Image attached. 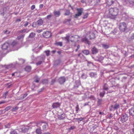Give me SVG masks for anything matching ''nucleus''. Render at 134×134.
<instances>
[{"mask_svg": "<svg viewBox=\"0 0 134 134\" xmlns=\"http://www.w3.org/2000/svg\"><path fill=\"white\" fill-rule=\"evenodd\" d=\"M119 9L117 8H111L109 10L106 11L104 16L105 18L114 19L118 14Z\"/></svg>", "mask_w": 134, "mask_h": 134, "instance_id": "nucleus-1", "label": "nucleus"}, {"mask_svg": "<svg viewBox=\"0 0 134 134\" xmlns=\"http://www.w3.org/2000/svg\"><path fill=\"white\" fill-rule=\"evenodd\" d=\"M127 26L126 24L124 22L120 23L119 28L120 31H124L126 30Z\"/></svg>", "mask_w": 134, "mask_h": 134, "instance_id": "nucleus-2", "label": "nucleus"}, {"mask_svg": "<svg viewBox=\"0 0 134 134\" xmlns=\"http://www.w3.org/2000/svg\"><path fill=\"white\" fill-rule=\"evenodd\" d=\"M129 118L128 115L126 114H123L121 116L120 121L124 123Z\"/></svg>", "mask_w": 134, "mask_h": 134, "instance_id": "nucleus-3", "label": "nucleus"}, {"mask_svg": "<svg viewBox=\"0 0 134 134\" xmlns=\"http://www.w3.org/2000/svg\"><path fill=\"white\" fill-rule=\"evenodd\" d=\"M45 56L44 55H41L39 57L40 60L38 61L36 63L37 65H40L44 61L45 59Z\"/></svg>", "mask_w": 134, "mask_h": 134, "instance_id": "nucleus-4", "label": "nucleus"}, {"mask_svg": "<svg viewBox=\"0 0 134 134\" xmlns=\"http://www.w3.org/2000/svg\"><path fill=\"white\" fill-rule=\"evenodd\" d=\"M77 13L75 14V17L77 18L78 16L81 15L83 11V8L77 9Z\"/></svg>", "mask_w": 134, "mask_h": 134, "instance_id": "nucleus-5", "label": "nucleus"}, {"mask_svg": "<svg viewBox=\"0 0 134 134\" xmlns=\"http://www.w3.org/2000/svg\"><path fill=\"white\" fill-rule=\"evenodd\" d=\"M51 32L48 31H46L42 34L43 36L46 38L50 37L51 36Z\"/></svg>", "mask_w": 134, "mask_h": 134, "instance_id": "nucleus-6", "label": "nucleus"}, {"mask_svg": "<svg viewBox=\"0 0 134 134\" xmlns=\"http://www.w3.org/2000/svg\"><path fill=\"white\" fill-rule=\"evenodd\" d=\"M58 80L60 84H62L65 82L66 79L64 77H61L58 79Z\"/></svg>", "mask_w": 134, "mask_h": 134, "instance_id": "nucleus-7", "label": "nucleus"}, {"mask_svg": "<svg viewBox=\"0 0 134 134\" xmlns=\"http://www.w3.org/2000/svg\"><path fill=\"white\" fill-rule=\"evenodd\" d=\"M72 37H74V36H72L70 37L69 36H67L66 37H64L63 39L68 42H69L70 41L72 42H73V41L71 40V38Z\"/></svg>", "mask_w": 134, "mask_h": 134, "instance_id": "nucleus-8", "label": "nucleus"}, {"mask_svg": "<svg viewBox=\"0 0 134 134\" xmlns=\"http://www.w3.org/2000/svg\"><path fill=\"white\" fill-rule=\"evenodd\" d=\"M43 47V45L40 46H38L36 47H35L34 49H33L32 50L34 51L35 52L37 53L39 52L40 50Z\"/></svg>", "mask_w": 134, "mask_h": 134, "instance_id": "nucleus-9", "label": "nucleus"}, {"mask_svg": "<svg viewBox=\"0 0 134 134\" xmlns=\"http://www.w3.org/2000/svg\"><path fill=\"white\" fill-rule=\"evenodd\" d=\"M111 107L114 110H115L119 108L120 107V105L119 104L116 103L114 105H111Z\"/></svg>", "mask_w": 134, "mask_h": 134, "instance_id": "nucleus-10", "label": "nucleus"}, {"mask_svg": "<svg viewBox=\"0 0 134 134\" xmlns=\"http://www.w3.org/2000/svg\"><path fill=\"white\" fill-rule=\"evenodd\" d=\"M60 105V104L58 102L53 103L52 105V107L53 108H57L59 107Z\"/></svg>", "mask_w": 134, "mask_h": 134, "instance_id": "nucleus-11", "label": "nucleus"}, {"mask_svg": "<svg viewBox=\"0 0 134 134\" xmlns=\"http://www.w3.org/2000/svg\"><path fill=\"white\" fill-rule=\"evenodd\" d=\"M82 42H85V43H87L89 45L91 44L90 42L89 41L88 39L86 37H85L82 38L81 40Z\"/></svg>", "mask_w": 134, "mask_h": 134, "instance_id": "nucleus-12", "label": "nucleus"}, {"mask_svg": "<svg viewBox=\"0 0 134 134\" xmlns=\"http://www.w3.org/2000/svg\"><path fill=\"white\" fill-rule=\"evenodd\" d=\"M93 54H95L98 52V50L95 47H93L91 50Z\"/></svg>", "mask_w": 134, "mask_h": 134, "instance_id": "nucleus-13", "label": "nucleus"}, {"mask_svg": "<svg viewBox=\"0 0 134 134\" xmlns=\"http://www.w3.org/2000/svg\"><path fill=\"white\" fill-rule=\"evenodd\" d=\"M130 114L133 116H134V106L129 110Z\"/></svg>", "mask_w": 134, "mask_h": 134, "instance_id": "nucleus-14", "label": "nucleus"}, {"mask_svg": "<svg viewBox=\"0 0 134 134\" xmlns=\"http://www.w3.org/2000/svg\"><path fill=\"white\" fill-rule=\"evenodd\" d=\"M8 46V43L7 42H5L2 46V48L3 49H7Z\"/></svg>", "mask_w": 134, "mask_h": 134, "instance_id": "nucleus-15", "label": "nucleus"}, {"mask_svg": "<svg viewBox=\"0 0 134 134\" xmlns=\"http://www.w3.org/2000/svg\"><path fill=\"white\" fill-rule=\"evenodd\" d=\"M65 116V113H63L60 115H58V118L59 119L62 120L64 119Z\"/></svg>", "mask_w": 134, "mask_h": 134, "instance_id": "nucleus-16", "label": "nucleus"}, {"mask_svg": "<svg viewBox=\"0 0 134 134\" xmlns=\"http://www.w3.org/2000/svg\"><path fill=\"white\" fill-rule=\"evenodd\" d=\"M95 37V34L94 33L92 32L90 33L89 37L90 38V39L92 40L94 39Z\"/></svg>", "mask_w": 134, "mask_h": 134, "instance_id": "nucleus-17", "label": "nucleus"}, {"mask_svg": "<svg viewBox=\"0 0 134 134\" xmlns=\"http://www.w3.org/2000/svg\"><path fill=\"white\" fill-rule=\"evenodd\" d=\"M43 23V20L42 19L38 20L37 22V24L38 26L42 25Z\"/></svg>", "mask_w": 134, "mask_h": 134, "instance_id": "nucleus-18", "label": "nucleus"}, {"mask_svg": "<svg viewBox=\"0 0 134 134\" xmlns=\"http://www.w3.org/2000/svg\"><path fill=\"white\" fill-rule=\"evenodd\" d=\"M108 86L107 83L104 84V85L103 86V90L107 91L108 90Z\"/></svg>", "mask_w": 134, "mask_h": 134, "instance_id": "nucleus-19", "label": "nucleus"}, {"mask_svg": "<svg viewBox=\"0 0 134 134\" xmlns=\"http://www.w3.org/2000/svg\"><path fill=\"white\" fill-rule=\"evenodd\" d=\"M54 15L57 17H58L60 15V12L58 11H55L54 12Z\"/></svg>", "mask_w": 134, "mask_h": 134, "instance_id": "nucleus-20", "label": "nucleus"}, {"mask_svg": "<svg viewBox=\"0 0 134 134\" xmlns=\"http://www.w3.org/2000/svg\"><path fill=\"white\" fill-rule=\"evenodd\" d=\"M90 76L91 77H95L97 75V73L96 72H91L89 74Z\"/></svg>", "mask_w": 134, "mask_h": 134, "instance_id": "nucleus-21", "label": "nucleus"}, {"mask_svg": "<svg viewBox=\"0 0 134 134\" xmlns=\"http://www.w3.org/2000/svg\"><path fill=\"white\" fill-rule=\"evenodd\" d=\"M17 42L16 41H14L10 45L9 44V47H13L15 46L17 44Z\"/></svg>", "mask_w": 134, "mask_h": 134, "instance_id": "nucleus-22", "label": "nucleus"}, {"mask_svg": "<svg viewBox=\"0 0 134 134\" xmlns=\"http://www.w3.org/2000/svg\"><path fill=\"white\" fill-rule=\"evenodd\" d=\"M31 67L30 66H27L25 67V69L26 71L29 72L31 70Z\"/></svg>", "mask_w": 134, "mask_h": 134, "instance_id": "nucleus-23", "label": "nucleus"}, {"mask_svg": "<svg viewBox=\"0 0 134 134\" xmlns=\"http://www.w3.org/2000/svg\"><path fill=\"white\" fill-rule=\"evenodd\" d=\"M71 20V19H65L64 21V23L68 25H69L70 24V22Z\"/></svg>", "mask_w": 134, "mask_h": 134, "instance_id": "nucleus-24", "label": "nucleus"}, {"mask_svg": "<svg viewBox=\"0 0 134 134\" xmlns=\"http://www.w3.org/2000/svg\"><path fill=\"white\" fill-rule=\"evenodd\" d=\"M28 31L27 29H24L21 30L19 31V32L20 33H24L25 32L27 33L28 32Z\"/></svg>", "mask_w": 134, "mask_h": 134, "instance_id": "nucleus-25", "label": "nucleus"}, {"mask_svg": "<svg viewBox=\"0 0 134 134\" xmlns=\"http://www.w3.org/2000/svg\"><path fill=\"white\" fill-rule=\"evenodd\" d=\"M105 93V91L103 90H102V91L100 92L99 93V96L100 97H103L104 96Z\"/></svg>", "mask_w": 134, "mask_h": 134, "instance_id": "nucleus-26", "label": "nucleus"}, {"mask_svg": "<svg viewBox=\"0 0 134 134\" xmlns=\"http://www.w3.org/2000/svg\"><path fill=\"white\" fill-rule=\"evenodd\" d=\"M102 102V99L98 98L97 105L98 106H100L101 105Z\"/></svg>", "mask_w": 134, "mask_h": 134, "instance_id": "nucleus-27", "label": "nucleus"}, {"mask_svg": "<svg viewBox=\"0 0 134 134\" xmlns=\"http://www.w3.org/2000/svg\"><path fill=\"white\" fill-rule=\"evenodd\" d=\"M114 3V1L111 0H109L107 2V5L108 6L111 5Z\"/></svg>", "mask_w": 134, "mask_h": 134, "instance_id": "nucleus-28", "label": "nucleus"}, {"mask_svg": "<svg viewBox=\"0 0 134 134\" xmlns=\"http://www.w3.org/2000/svg\"><path fill=\"white\" fill-rule=\"evenodd\" d=\"M82 53L86 55H88L89 54L90 52L88 50H85L82 51Z\"/></svg>", "mask_w": 134, "mask_h": 134, "instance_id": "nucleus-29", "label": "nucleus"}, {"mask_svg": "<svg viewBox=\"0 0 134 134\" xmlns=\"http://www.w3.org/2000/svg\"><path fill=\"white\" fill-rule=\"evenodd\" d=\"M25 36V35L24 34L22 35H20L17 37V39L18 40H20L21 39H23Z\"/></svg>", "mask_w": 134, "mask_h": 134, "instance_id": "nucleus-30", "label": "nucleus"}, {"mask_svg": "<svg viewBox=\"0 0 134 134\" xmlns=\"http://www.w3.org/2000/svg\"><path fill=\"white\" fill-rule=\"evenodd\" d=\"M35 132L37 134H42L40 129H36V130Z\"/></svg>", "mask_w": 134, "mask_h": 134, "instance_id": "nucleus-31", "label": "nucleus"}, {"mask_svg": "<svg viewBox=\"0 0 134 134\" xmlns=\"http://www.w3.org/2000/svg\"><path fill=\"white\" fill-rule=\"evenodd\" d=\"M35 35V33L32 32L30 34L28 37L29 38H32L34 37Z\"/></svg>", "mask_w": 134, "mask_h": 134, "instance_id": "nucleus-32", "label": "nucleus"}, {"mask_svg": "<svg viewBox=\"0 0 134 134\" xmlns=\"http://www.w3.org/2000/svg\"><path fill=\"white\" fill-rule=\"evenodd\" d=\"M28 129L26 127L23 128L22 129V131L23 132L25 133L27 132Z\"/></svg>", "mask_w": 134, "mask_h": 134, "instance_id": "nucleus-33", "label": "nucleus"}, {"mask_svg": "<svg viewBox=\"0 0 134 134\" xmlns=\"http://www.w3.org/2000/svg\"><path fill=\"white\" fill-rule=\"evenodd\" d=\"M55 44L57 46H62L63 44L62 42H56L55 43Z\"/></svg>", "mask_w": 134, "mask_h": 134, "instance_id": "nucleus-34", "label": "nucleus"}, {"mask_svg": "<svg viewBox=\"0 0 134 134\" xmlns=\"http://www.w3.org/2000/svg\"><path fill=\"white\" fill-rule=\"evenodd\" d=\"M103 47L104 49H107L109 47L108 45L105 44H102Z\"/></svg>", "mask_w": 134, "mask_h": 134, "instance_id": "nucleus-35", "label": "nucleus"}, {"mask_svg": "<svg viewBox=\"0 0 134 134\" xmlns=\"http://www.w3.org/2000/svg\"><path fill=\"white\" fill-rule=\"evenodd\" d=\"M70 12L69 10H66L64 15H70Z\"/></svg>", "mask_w": 134, "mask_h": 134, "instance_id": "nucleus-36", "label": "nucleus"}, {"mask_svg": "<svg viewBox=\"0 0 134 134\" xmlns=\"http://www.w3.org/2000/svg\"><path fill=\"white\" fill-rule=\"evenodd\" d=\"M42 83L43 84H47L48 83V80L47 79H43L42 81Z\"/></svg>", "mask_w": 134, "mask_h": 134, "instance_id": "nucleus-37", "label": "nucleus"}, {"mask_svg": "<svg viewBox=\"0 0 134 134\" xmlns=\"http://www.w3.org/2000/svg\"><path fill=\"white\" fill-rule=\"evenodd\" d=\"M35 80L34 81L38 83V82L40 80V78L38 77L37 76H35L34 77Z\"/></svg>", "mask_w": 134, "mask_h": 134, "instance_id": "nucleus-38", "label": "nucleus"}, {"mask_svg": "<svg viewBox=\"0 0 134 134\" xmlns=\"http://www.w3.org/2000/svg\"><path fill=\"white\" fill-rule=\"evenodd\" d=\"M8 93V91H7L5 93H4L3 95V98H6V96Z\"/></svg>", "mask_w": 134, "mask_h": 134, "instance_id": "nucleus-39", "label": "nucleus"}, {"mask_svg": "<svg viewBox=\"0 0 134 134\" xmlns=\"http://www.w3.org/2000/svg\"><path fill=\"white\" fill-rule=\"evenodd\" d=\"M52 15H53L52 14H51L50 15H48L45 18L46 19H48V20H50L51 17L52 16Z\"/></svg>", "mask_w": 134, "mask_h": 134, "instance_id": "nucleus-40", "label": "nucleus"}, {"mask_svg": "<svg viewBox=\"0 0 134 134\" xmlns=\"http://www.w3.org/2000/svg\"><path fill=\"white\" fill-rule=\"evenodd\" d=\"M19 60L20 61V63L22 64H24L25 61V60L23 59H19Z\"/></svg>", "mask_w": 134, "mask_h": 134, "instance_id": "nucleus-41", "label": "nucleus"}, {"mask_svg": "<svg viewBox=\"0 0 134 134\" xmlns=\"http://www.w3.org/2000/svg\"><path fill=\"white\" fill-rule=\"evenodd\" d=\"M46 53V55L47 56H49L50 55V51L49 50H48L47 51H44Z\"/></svg>", "mask_w": 134, "mask_h": 134, "instance_id": "nucleus-42", "label": "nucleus"}, {"mask_svg": "<svg viewBox=\"0 0 134 134\" xmlns=\"http://www.w3.org/2000/svg\"><path fill=\"white\" fill-rule=\"evenodd\" d=\"M47 125V124H46L42 126V128L43 130H46Z\"/></svg>", "mask_w": 134, "mask_h": 134, "instance_id": "nucleus-43", "label": "nucleus"}, {"mask_svg": "<svg viewBox=\"0 0 134 134\" xmlns=\"http://www.w3.org/2000/svg\"><path fill=\"white\" fill-rule=\"evenodd\" d=\"M37 25V24L36 22H34L32 23V26L33 27H35Z\"/></svg>", "mask_w": 134, "mask_h": 134, "instance_id": "nucleus-44", "label": "nucleus"}, {"mask_svg": "<svg viewBox=\"0 0 134 134\" xmlns=\"http://www.w3.org/2000/svg\"><path fill=\"white\" fill-rule=\"evenodd\" d=\"M129 2L130 4L134 5V0H129Z\"/></svg>", "mask_w": 134, "mask_h": 134, "instance_id": "nucleus-45", "label": "nucleus"}, {"mask_svg": "<svg viewBox=\"0 0 134 134\" xmlns=\"http://www.w3.org/2000/svg\"><path fill=\"white\" fill-rule=\"evenodd\" d=\"M10 134H17V133L15 130H13L10 132Z\"/></svg>", "mask_w": 134, "mask_h": 134, "instance_id": "nucleus-46", "label": "nucleus"}, {"mask_svg": "<svg viewBox=\"0 0 134 134\" xmlns=\"http://www.w3.org/2000/svg\"><path fill=\"white\" fill-rule=\"evenodd\" d=\"M82 78L85 79L87 78V76L85 75L84 74H83L81 76Z\"/></svg>", "mask_w": 134, "mask_h": 134, "instance_id": "nucleus-47", "label": "nucleus"}, {"mask_svg": "<svg viewBox=\"0 0 134 134\" xmlns=\"http://www.w3.org/2000/svg\"><path fill=\"white\" fill-rule=\"evenodd\" d=\"M76 111L77 112L79 109V106L78 104H77L75 107Z\"/></svg>", "mask_w": 134, "mask_h": 134, "instance_id": "nucleus-48", "label": "nucleus"}, {"mask_svg": "<svg viewBox=\"0 0 134 134\" xmlns=\"http://www.w3.org/2000/svg\"><path fill=\"white\" fill-rule=\"evenodd\" d=\"M88 13H86V14H85L83 17V18L85 19L87 18L88 16Z\"/></svg>", "mask_w": 134, "mask_h": 134, "instance_id": "nucleus-49", "label": "nucleus"}, {"mask_svg": "<svg viewBox=\"0 0 134 134\" xmlns=\"http://www.w3.org/2000/svg\"><path fill=\"white\" fill-rule=\"evenodd\" d=\"M25 23L24 25V27L27 26L29 24V22L27 21L25 22Z\"/></svg>", "mask_w": 134, "mask_h": 134, "instance_id": "nucleus-50", "label": "nucleus"}, {"mask_svg": "<svg viewBox=\"0 0 134 134\" xmlns=\"http://www.w3.org/2000/svg\"><path fill=\"white\" fill-rule=\"evenodd\" d=\"M28 95V94L27 93H25L23 95V96L22 97V98L21 99H23L25 98Z\"/></svg>", "mask_w": 134, "mask_h": 134, "instance_id": "nucleus-51", "label": "nucleus"}, {"mask_svg": "<svg viewBox=\"0 0 134 134\" xmlns=\"http://www.w3.org/2000/svg\"><path fill=\"white\" fill-rule=\"evenodd\" d=\"M89 98H90L91 99H93V100H95L96 99L95 97L92 96H91L90 97H89Z\"/></svg>", "mask_w": 134, "mask_h": 134, "instance_id": "nucleus-52", "label": "nucleus"}, {"mask_svg": "<svg viewBox=\"0 0 134 134\" xmlns=\"http://www.w3.org/2000/svg\"><path fill=\"white\" fill-rule=\"evenodd\" d=\"M18 108L17 107H15V108H13L12 109V110L13 111H16V110Z\"/></svg>", "mask_w": 134, "mask_h": 134, "instance_id": "nucleus-53", "label": "nucleus"}, {"mask_svg": "<svg viewBox=\"0 0 134 134\" xmlns=\"http://www.w3.org/2000/svg\"><path fill=\"white\" fill-rule=\"evenodd\" d=\"M55 79H53L51 81V85H52L53 84L55 83Z\"/></svg>", "mask_w": 134, "mask_h": 134, "instance_id": "nucleus-54", "label": "nucleus"}, {"mask_svg": "<svg viewBox=\"0 0 134 134\" xmlns=\"http://www.w3.org/2000/svg\"><path fill=\"white\" fill-rule=\"evenodd\" d=\"M80 46L78 44L77 46V48L75 50V52H77L78 51V49L80 48Z\"/></svg>", "mask_w": 134, "mask_h": 134, "instance_id": "nucleus-55", "label": "nucleus"}, {"mask_svg": "<svg viewBox=\"0 0 134 134\" xmlns=\"http://www.w3.org/2000/svg\"><path fill=\"white\" fill-rule=\"evenodd\" d=\"M35 8V5H32L31 7V9L32 10H33Z\"/></svg>", "mask_w": 134, "mask_h": 134, "instance_id": "nucleus-56", "label": "nucleus"}, {"mask_svg": "<svg viewBox=\"0 0 134 134\" xmlns=\"http://www.w3.org/2000/svg\"><path fill=\"white\" fill-rule=\"evenodd\" d=\"M9 67H11L13 68H14L15 67V66L14 65H13L12 64H11L10 65H9Z\"/></svg>", "mask_w": 134, "mask_h": 134, "instance_id": "nucleus-57", "label": "nucleus"}, {"mask_svg": "<svg viewBox=\"0 0 134 134\" xmlns=\"http://www.w3.org/2000/svg\"><path fill=\"white\" fill-rule=\"evenodd\" d=\"M76 119L77 120H79L80 121H81L82 120H83V119L82 118H76Z\"/></svg>", "mask_w": 134, "mask_h": 134, "instance_id": "nucleus-58", "label": "nucleus"}, {"mask_svg": "<svg viewBox=\"0 0 134 134\" xmlns=\"http://www.w3.org/2000/svg\"><path fill=\"white\" fill-rule=\"evenodd\" d=\"M117 32L116 30H114V31H111V33H112L114 34H115Z\"/></svg>", "mask_w": 134, "mask_h": 134, "instance_id": "nucleus-59", "label": "nucleus"}, {"mask_svg": "<svg viewBox=\"0 0 134 134\" xmlns=\"http://www.w3.org/2000/svg\"><path fill=\"white\" fill-rule=\"evenodd\" d=\"M131 40L134 39V34H133L131 37Z\"/></svg>", "mask_w": 134, "mask_h": 134, "instance_id": "nucleus-60", "label": "nucleus"}, {"mask_svg": "<svg viewBox=\"0 0 134 134\" xmlns=\"http://www.w3.org/2000/svg\"><path fill=\"white\" fill-rule=\"evenodd\" d=\"M43 4H41L40 5L39 8H43Z\"/></svg>", "mask_w": 134, "mask_h": 134, "instance_id": "nucleus-61", "label": "nucleus"}, {"mask_svg": "<svg viewBox=\"0 0 134 134\" xmlns=\"http://www.w3.org/2000/svg\"><path fill=\"white\" fill-rule=\"evenodd\" d=\"M42 30H37V32H38V33H40L41 32H42Z\"/></svg>", "mask_w": 134, "mask_h": 134, "instance_id": "nucleus-62", "label": "nucleus"}, {"mask_svg": "<svg viewBox=\"0 0 134 134\" xmlns=\"http://www.w3.org/2000/svg\"><path fill=\"white\" fill-rule=\"evenodd\" d=\"M90 102H87V103H84V106H86L87 105H88V103Z\"/></svg>", "mask_w": 134, "mask_h": 134, "instance_id": "nucleus-63", "label": "nucleus"}, {"mask_svg": "<svg viewBox=\"0 0 134 134\" xmlns=\"http://www.w3.org/2000/svg\"><path fill=\"white\" fill-rule=\"evenodd\" d=\"M104 57L102 56H100L99 57V59L101 60H103L104 59Z\"/></svg>", "mask_w": 134, "mask_h": 134, "instance_id": "nucleus-64", "label": "nucleus"}]
</instances>
